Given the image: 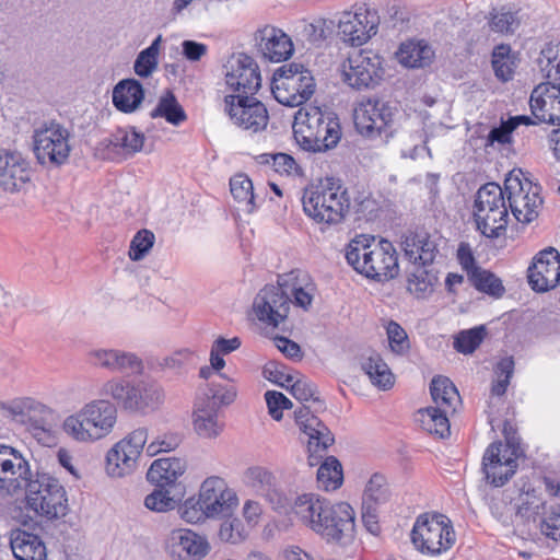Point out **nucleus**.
<instances>
[{"instance_id": "nucleus-1", "label": "nucleus", "mask_w": 560, "mask_h": 560, "mask_svg": "<svg viewBox=\"0 0 560 560\" xmlns=\"http://www.w3.org/2000/svg\"><path fill=\"white\" fill-rule=\"evenodd\" d=\"M292 514L327 542H350L354 537V511L350 504H331L314 493L298 495L290 506Z\"/></svg>"}, {"instance_id": "nucleus-2", "label": "nucleus", "mask_w": 560, "mask_h": 560, "mask_svg": "<svg viewBox=\"0 0 560 560\" xmlns=\"http://www.w3.org/2000/svg\"><path fill=\"white\" fill-rule=\"evenodd\" d=\"M293 133L303 150L314 153L326 152L339 143L341 127L335 113L308 105L296 112Z\"/></svg>"}, {"instance_id": "nucleus-3", "label": "nucleus", "mask_w": 560, "mask_h": 560, "mask_svg": "<svg viewBox=\"0 0 560 560\" xmlns=\"http://www.w3.org/2000/svg\"><path fill=\"white\" fill-rule=\"evenodd\" d=\"M103 397L83 405L62 422L63 432L81 443L95 442L109 435L117 422V407Z\"/></svg>"}, {"instance_id": "nucleus-4", "label": "nucleus", "mask_w": 560, "mask_h": 560, "mask_svg": "<svg viewBox=\"0 0 560 560\" xmlns=\"http://www.w3.org/2000/svg\"><path fill=\"white\" fill-rule=\"evenodd\" d=\"M98 394L110 398L124 410L141 413L158 410L165 399L162 386L149 378L131 381L115 376L101 385Z\"/></svg>"}, {"instance_id": "nucleus-5", "label": "nucleus", "mask_w": 560, "mask_h": 560, "mask_svg": "<svg viewBox=\"0 0 560 560\" xmlns=\"http://www.w3.org/2000/svg\"><path fill=\"white\" fill-rule=\"evenodd\" d=\"M346 259L358 272L378 281L394 279L399 271L397 252L387 240H353L346 252Z\"/></svg>"}, {"instance_id": "nucleus-6", "label": "nucleus", "mask_w": 560, "mask_h": 560, "mask_svg": "<svg viewBox=\"0 0 560 560\" xmlns=\"http://www.w3.org/2000/svg\"><path fill=\"white\" fill-rule=\"evenodd\" d=\"M302 206L305 215L317 224H340L350 209L348 191L332 178L304 189Z\"/></svg>"}, {"instance_id": "nucleus-7", "label": "nucleus", "mask_w": 560, "mask_h": 560, "mask_svg": "<svg viewBox=\"0 0 560 560\" xmlns=\"http://www.w3.org/2000/svg\"><path fill=\"white\" fill-rule=\"evenodd\" d=\"M504 195L495 183H488L477 191L474 218L477 230L486 237H499L506 230L509 213Z\"/></svg>"}, {"instance_id": "nucleus-8", "label": "nucleus", "mask_w": 560, "mask_h": 560, "mask_svg": "<svg viewBox=\"0 0 560 560\" xmlns=\"http://www.w3.org/2000/svg\"><path fill=\"white\" fill-rule=\"evenodd\" d=\"M410 538L419 552L429 556H439L455 544L451 521L443 514L419 515L412 526Z\"/></svg>"}, {"instance_id": "nucleus-9", "label": "nucleus", "mask_w": 560, "mask_h": 560, "mask_svg": "<svg viewBox=\"0 0 560 560\" xmlns=\"http://www.w3.org/2000/svg\"><path fill=\"white\" fill-rule=\"evenodd\" d=\"M315 86V80L308 69L303 65L289 63L275 71L271 91L279 103L295 107L312 97Z\"/></svg>"}, {"instance_id": "nucleus-10", "label": "nucleus", "mask_w": 560, "mask_h": 560, "mask_svg": "<svg viewBox=\"0 0 560 560\" xmlns=\"http://www.w3.org/2000/svg\"><path fill=\"white\" fill-rule=\"evenodd\" d=\"M27 508L48 520L59 518L67 513V498L59 481L47 475L37 474L23 486Z\"/></svg>"}, {"instance_id": "nucleus-11", "label": "nucleus", "mask_w": 560, "mask_h": 560, "mask_svg": "<svg viewBox=\"0 0 560 560\" xmlns=\"http://www.w3.org/2000/svg\"><path fill=\"white\" fill-rule=\"evenodd\" d=\"M397 113L388 102L369 98L354 109V126L364 138L387 143L395 133Z\"/></svg>"}, {"instance_id": "nucleus-12", "label": "nucleus", "mask_w": 560, "mask_h": 560, "mask_svg": "<svg viewBox=\"0 0 560 560\" xmlns=\"http://www.w3.org/2000/svg\"><path fill=\"white\" fill-rule=\"evenodd\" d=\"M521 456V445L505 432V444L491 443L483 454L482 470L487 482L494 487L504 486L516 472Z\"/></svg>"}, {"instance_id": "nucleus-13", "label": "nucleus", "mask_w": 560, "mask_h": 560, "mask_svg": "<svg viewBox=\"0 0 560 560\" xmlns=\"http://www.w3.org/2000/svg\"><path fill=\"white\" fill-rule=\"evenodd\" d=\"M70 133L68 129L56 120L40 124L33 131V151L37 162L42 165H62L69 158Z\"/></svg>"}, {"instance_id": "nucleus-14", "label": "nucleus", "mask_w": 560, "mask_h": 560, "mask_svg": "<svg viewBox=\"0 0 560 560\" xmlns=\"http://www.w3.org/2000/svg\"><path fill=\"white\" fill-rule=\"evenodd\" d=\"M522 173L511 172L504 180V191L508 196L509 208L518 222L530 223L538 217L542 205L540 186L527 178H521Z\"/></svg>"}, {"instance_id": "nucleus-15", "label": "nucleus", "mask_w": 560, "mask_h": 560, "mask_svg": "<svg viewBox=\"0 0 560 560\" xmlns=\"http://www.w3.org/2000/svg\"><path fill=\"white\" fill-rule=\"evenodd\" d=\"M148 442V430L138 428L118 441L106 454V471L110 477L121 478L132 474Z\"/></svg>"}, {"instance_id": "nucleus-16", "label": "nucleus", "mask_w": 560, "mask_h": 560, "mask_svg": "<svg viewBox=\"0 0 560 560\" xmlns=\"http://www.w3.org/2000/svg\"><path fill=\"white\" fill-rule=\"evenodd\" d=\"M224 112L236 127L252 133L262 131L268 126V110L254 95H226Z\"/></svg>"}, {"instance_id": "nucleus-17", "label": "nucleus", "mask_w": 560, "mask_h": 560, "mask_svg": "<svg viewBox=\"0 0 560 560\" xmlns=\"http://www.w3.org/2000/svg\"><path fill=\"white\" fill-rule=\"evenodd\" d=\"M224 80L228 89L243 95H254L261 85L257 62L245 54H234L228 59Z\"/></svg>"}, {"instance_id": "nucleus-18", "label": "nucleus", "mask_w": 560, "mask_h": 560, "mask_svg": "<svg viewBox=\"0 0 560 560\" xmlns=\"http://www.w3.org/2000/svg\"><path fill=\"white\" fill-rule=\"evenodd\" d=\"M291 303L288 292L279 283L265 285L254 300L253 311L261 323L278 327L287 319Z\"/></svg>"}, {"instance_id": "nucleus-19", "label": "nucleus", "mask_w": 560, "mask_h": 560, "mask_svg": "<svg viewBox=\"0 0 560 560\" xmlns=\"http://www.w3.org/2000/svg\"><path fill=\"white\" fill-rule=\"evenodd\" d=\"M199 498L208 517L228 516L238 503L235 491L228 487L224 479L217 476L209 477L201 483Z\"/></svg>"}, {"instance_id": "nucleus-20", "label": "nucleus", "mask_w": 560, "mask_h": 560, "mask_svg": "<svg viewBox=\"0 0 560 560\" xmlns=\"http://www.w3.org/2000/svg\"><path fill=\"white\" fill-rule=\"evenodd\" d=\"M243 482L255 493L264 497L279 512H288L292 505L280 489L275 474L266 467H248L243 474Z\"/></svg>"}, {"instance_id": "nucleus-21", "label": "nucleus", "mask_w": 560, "mask_h": 560, "mask_svg": "<svg viewBox=\"0 0 560 560\" xmlns=\"http://www.w3.org/2000/svg\"><path fill=\"white\" fill-rule=\"evenodd\" d=\"M381 70L380 58L371 51H358L342 63V80L354 90L370 88Z\"/></svg>"}, {"instance_id": "nucleus-22", "label": "nucleus", "mask_w": 560, "mask_h": 560, "mask_svg": "<svg viewBox=\"0 0 560 560\" xmlns=\"http://www.w3.org/2000/svg\"><path fill=\"white\" fill-rule=\"evenodd\" d=\"M528 283L536 292H547L560 283V254L549 247L540 250L527 270Z\"/></svg>"}, {"instance_id": "nucleus-23", "label": "nucleus", "mask_w": 560, "mask_h": 560, "mask_svg": "<svg viewBox=\"0 0 560 560\" xmlns=\"http://www.w3.org/2000/svg\"><path fill=\"white\" fill-rule=\"evenodd\" d=\"M31 478L24 456L12 446L0 444V489L14 493Z\"/></svg>"}, {"instance_id": "nucleus-24", "label": "nucleus", "mask_w": 560, "mask_h": 560, "mask_svg": "<svg viewBox=\"0 0 560 560\" xmlns=\"http://www.w3.org/2000/svg\"><path fill=\"white\" fill-rule=\"evenodd\" d=\"M165 546L170 556L177 560H201L211 549L205 536L188 528L173 529Z\"/></svg>"}, {"instance_id": "nucleus-25", "label": "nucleus", "mask_w": 560, "mask_h": 560, "mask_svg": "<svg viewBox=\"0 0 560 560\" xmlns=\"http://www.w3.org/2000/svg\"><path fill=\"white\" fill-rule=\"evenodd\" d=\"M86 359L92 366L112 373L139 372L143 368L137 354L116 348H92Z\"/></svg>"}, {"instance_id": "nucleus-26", "label": "nucleus", "mask_w": 560, "mask_h": 560, "mask_svg": "<svg viewBox=\"0 0 560 560\" xmlns=\"http://www.w3.org/2000/svg\"><path fill=\"white\" fill-rule=\"evenodd\" d=\"M529 106L539 122L560 125V85L547 81L535 86Z\"/></svg>"}, {"instance_id": "nucleus-27", "label": "nucleus", "mask_w": 560, "mask_h": 560, "mask_svg": "<svg viewBox=\"0 0 560 560\" xmlns=\"http://www.w3.org/2000/svg\"><path fill=\"white\" fill-rule=\"evenodd\" d=\"M30 179L31 165L23 154L0 150V186L5 191L18 192Z\"/></svg>"}, {"instance_id": "nucleus-28", "label": "nucleus", "mask_w": 560, "mask_h": 560, "mask_svg": "<svg viewBox=\"0 0 560 560\" xmlns=\"http://www.w3.org/2000/svg\"><path fill=\"white\" fill-rule=\"evenodd\" d=\"M377 31V19L374 13L346 12L339 20L338 33L341 38L352 46L366 43Z\"/></svg>"}, {"instance_id": "nucleus-29", "label": "nucleus", "mask_w": 560, "mask_h": 560, "mask_svg": "<svg viewBox=\"0 0 560 560\" xmlns=\"http://www.w3.org/2000/svg\"><path fill=\"white\" fill-rule=\"evenodd\" d=\"M255 40L258 51L265 59L272 62L289 59L294 50L290 36L271 25L258 30L255 34Z\"/></svg>"}, {"instance_id": "nucleus-30", "label": "nucleus", "mask_w": 560, "mask_h": 560, "mask_svg": "<svg viewBox=\"0 0 560 560\" xmlns=\"http://www.w3.org/2000/svg\"><path fill=\"white\" fill-rule=\"evenodd\" d=\"M294 417L300 430L308 436L310 451H325L334 443L329 429L312 413L310 408L302 407L295 410Z\"/></svg>"}, {"instance_id": "nucleus-31", "label": "nucleus", "mask_w": 560, "mask_h": 560, "mask_svg": "<svg viewBox=\"0 0 560 560\" xmlns=\"http://www.w3.org/2000/svg\"><path fill=\"white\" fill-rule=\"evenodd\" d=\"M192 427L202 439H215L223 429L224 423L218 416V407L210 399H197L192 411Z\"/></svg>"}, {"instance_id": "nucleus-32", "label": "nucleus", "mask_w": 560, "mask_h": 560, "mask_svg": "<svg viewBox=\"0 0 560 560\" xmlns=\"http://www.w3.org/2000/svg\"><path fill=\"white\" fill-rule=\"evenodd\" d=\"M186 469L187 463L183 458H158L151 464L147 478L159 488L174 487Z\"/></svg>"}, {"instance_id": "nucleus-33", "label": "nucleus", "mask_w": 560, "mask_h": 560, "mask_svg": "<svg viewBox=\"0 0 560 560\" xmlns=\"http://www.w3.org/2000/svg\"><path fill=\"white\" fill-rule=\"evenodd\" d=\"M10 545L18 560H46V546L39 536L24 529H13Z\"/></svg>"}, {"instance_id": "nucleus-34", "label": "nucleus", "mask_w": 560, "mask_h": 560, "mask_svg": "<svg viewBox=\"0 0 560 560\" xmlns=\"http://www.w3.org/2000/svg\"><path fill=\"white\" fill-rule=\"evenodd\" d=\"M113 104L121 113L136 112L144 100L142 84L136 79H124L113 89Z\"/></svg>"}, {"instance_id": "nucleus-35", "label": "nucleus", "mask_w": 560, "mask_h": 560, "mask_svg": "<svg viewBox=\"0 0 560 560\" xmlns=\"http://www.w3.org/2000/svg\"><path fill=\"white\" fill-rule=\"evenodd\" d=\"M361 369L377 388L387 390L394 386L395 376L380 353L375 351L364 353L361 358Z\"/></svg>"}, {"instance_id": "nucleus-36", "label": "nucleus", "mask_w": 560, "mask_h": 560, "mask_svg": "<svg viewBox=\"0 0 560 560\" xmlns=\"http://www.w3.org/2000/svg\"><path fill=\"white\" fill-rule=\"evenodd\" d=\"M404 244L405 255L413 265L429 266L438 253L435 242L424 232L407 237Z\"/></svg>"}, {"instance_id": "nucleus-37", "label": "nucleus", "mask_w": 560, "mask_h": 560, "mask_svg": "<svg viewBox=\"0 0 560 560\" xmlns=\"http://www.w3.org/2000/svg\"><path fill=\"white\" fill-rule=\"evenodd\" d=\"M398 61L407 68H423L429 66L434 51L424 40L402 43L396 52Z\"/></svg>"}, {"instance_id": "nucleus-38", "label": "nucleus", "mask_w": 560, "mask_h": 560, "mask_svg": "<svg viewBox=\"0 0 560 560\" xmlns=\"http://www.w3.org/2000/svg\"><path fill=\"white\" fill-rule=\"evenodd\" d=\"M452 409H446L440 406L428 407L420 409L417 412L416 420L420 423L423 430L430 434H435L441 439L447 438L451 433L450 421L447 413Z\"/></svg>"}, {"instance_id": "nucleus-39", "label": "nucleus", "mask_w": 560, "mask_h": 560, "mask_svg": "<svg viewBox=\"0 0 560 560\" xmlns=\"http://www.w3.org/2000/svg\"><path fill=\"white\" fill-rule=\"evenodd\" d=\"M307 275L301 270H293L289 273L279 276V284L285 289L289 298H294L293 303L306 310L313 301V296L310 291L304 288L306 284Z\"/></svg>"}, {"instance_id": "nucleus-40", "label": "nucleus", "mask_w": 560, "mask_h": 560, "mask_svg": "<svg viewBox=\"0 0 560 560\" xmlns=\"http://www.w3.org/2000/svg\"><path fill=\"white\" fill-rule=\"evenodd\" d=\"M151 118H164L173 126H179L187 120L183 106L171 91L162 94L156 106L150 113Z\"/></svg>"}, {"instance_id": "nucleus-41", "label": "nucleus", "mask_w": 560, "mask_h": 560, "mask_svg": "<svg viewBox=\"0 0 560 560\" xmlns=\"http://www.w3.org/2000/svg\"><path fill=\"white\" fill-rule=\"evenodd\" d=\"M436 281V273L432 269H428V266L413 265L408 272L407 289L417 298H425L433 292Z\"/></svg>"}, {"instance_id": "nucleus-42", "label": "nucleus", "mask_w": 560, "mask_h": 560, "mask_svg": "<svg viewBox=\"0 0 560 560\" xmlns=\"http://www.w3.org/2000/svg\"><path fill=\"white\" fill-rule=\"evenodd\" d=\"M144 135L135 127L118 128L110 137V144L125 156H131L143 148Z\"/></svg>"}, {"instance_id": "nucleus-43", "label": "nucleus", "mask_w": 560, "mask_h": 560, "mask_svg": "<svg viewBox=\"0 0 560 560\" xmlns=\"http://www.w3.org/2000/svg\"><path fill=\"white\" fill-rule=\"evenodd\" d=\"M230 190L241 209L253 213L257 209L256 197L250 178L245 174H236L230 179Z\"/></svg>"}, {"instance_id": "nucleus-44", "label": "nucleus", "mask_w": 560, "mask_h": 560, "mask_svg": "<svg viewBox=\"0 0 560 560\" xmlns=\"http://www.w3.org/2000/svg\"><path fill=\"white\" fill-rule=\"evenodd\" d=\"M430 393L436 406L455 411V405L459 401V394L448 377H434L430 384Z\"/></svg>"}, {"instance_id": "nucleus-45", "label": "nucleus", "mask_w": 560, "mask_h": 560, "mask_svg": "<svg viewBox=\"0 0 560 560\" xmlns=\"http://www.w3.org/2000/svg\"><path fill=\"white\" fill-rule=\"evenodd\" d=\"M537 63L544 78L560 81V43L546 44L540 50Z\"/></svg>"}, {"instance_id": "nucleus-46", "label": "nucleus", "mask_w": 560, "mask_h": 560, "mask_svg": "<svg viewBox=\"0 0 560 560\" xmlns=\"http://www.w3.org/2000/svg\"><path fill=\"white\" fill-rule=\"evenodd\" d=\"M468 279L479 292L486 293L495 299L503 296L505 293L502 280L490 270L481 267L475 268L470 271Z\"/></svg>"}, {"instance_id": "nucleus-47", "label": "nucleus", "mask_w": 560, "mask_h": 560, "mask_svg": "<svg viewBox=\"0 0 560 560\" xmlns=\"http://www.w3.org/2000/svg\"><path fill=\"white\" fill-rule=\"evenodd\" d=\"M342 467L339 460L334 457H327L317 470L318 488L330 491L336 490L342 483Z\"/></svg>"}, {"instance_id": "nucleus-48", "label": "nucleus", "mask_w": 560, "mask_h": 560, "mask_svg": "<svg viewBox=\"0 0 560 560\" xmlns=\"http://www.w3.org/2000/svg\"><path fill=\"white\" fill-rule=\"evenodd\" d=\"M161 40L162 36L159 35L149 47L137 56L133 70L139 77L148 78L156 69Z\"/></svg>"}, {"instance_id": "nucleus-49", "label": "nucleus", "mask_w": 560, "mask_h": 560, "mask_svg": "<svg viewBox=\"0 0 560 560\" xmlns=\"http://www.w3.org/2000/svg\"><path fill=\"white\" fill-rule=\"evenodd\" d=\"M390 498V491L386 478L381 474H374L366 483L363 502L381 506Z\"/></svg>"}, {"instance_id": "nucleus-50", "label": "nucleus", "mask_w": 560, "mask_h": 560, "mask_svg": "<svg viewBox=\"0 0 560 560\" xmlns=\"http://www.w3.org/2000/svg\"><path fill=\"white\" fill-rule=\"evenodd\" d=\"M489 26L495 33L513 34L520 26V19L516 12L502 8L490 13Z\"/></svg>"}, {"instance_id": "nucleus-51", "label": "nucleus", "mask_w": 560, "mask_h": 560, "mask_svg": "<svg viewBox=\"0 0 560 560\" xmlns=\"http://www.w3.org/2000/svg\"><path fill=\"white\" fill-rule=\"evenodd\" d=\"M486 337V327L483 325L462 330L455 337L454 348L464 354L472 353Z\"/></svg>"}, {"instance_id": "nucleus-52", "label": "nucleus", "mask_w": 560, "mask_h": 560, "mask_svg": "<svg viewBox=\"0 0 560 560\" xmlns=\"http://www.w3.org/2000/svg\"><path fill=\"white\" fill-rule=\"evenodd\" d=\"M183 439L176 432H163L152 439L147 445L145 452L148 456H156L160 453L175 451L182 443Z\"/></svg>"}, {"instance_id": "nucleus-53", "label": "nucleus", "mask_w": 560, "mask_h": 560, "mask_svg": "<svg viewBox=\"0 0 560 560\" xmlns=\"http://www.w3.org/2000/svg\"><path fill=\"white\" fill-rule=\"evenodd\" d=\"M259 162L270 165L279 174L293 175L299 173L295 160L285 153H265L259 155Z\"/></svg>"}, {"instance_id": "nucleus-54", "label": "nucleus", "mask_w": 560, "mask_h": 560, "mask_svg": "<svg viewBox=\"0 0 560 560\" xmlns=\"http://www.w3.org/2000/svg\"><path fill=\"white\" fill-rule=\"evenodd\" d=\"M514 372V361L511 357L501 359L495 368L498 380L491 386V394L501 397L505 394Z\"/></svg>"}, {"instance_id": "nucleus-55", "label": "nucleus", "mask_w": 560, "mask_h": 560, "mask_svg": "<svg viewBox=\"0 0 560 560\" xmlns=\"http://www.w3.org/2000/svg\"><path fill=\"white\" fill-rule=\"evenodd\" d=\"M237 392L233 385H223L221 383L210 382L208 392L200 399H210L211 402L219 406L231 405L236 398Z\"/></svg>"}, {"instance_id": "nucleus-56", "label": "nucleus", "mask_w": 560, "mask_h": 560, "mask_svg": "<svg viewBox=\"0 0 560 560\" xmlns=\"http://www.w3.org/2000/svg\"><path fill=\"white\" fill-rule=\"evenodd\" d=\"M154 241L155 236L151 231L143 229L137 232L130 243L129 258L133 261L143 259L153 247Z\"/></svg>"}, {"instance_id": "nucleus-57", "label": "nucleus", "mask_w": 560, "mask_h": 560, "mask_svg": "<svg viewBox=\"0 0 560 560\" xmlns=\"http://www.w3.org/2000/svg\"><path fill=\"white\" fill-rule=\"evenodd\" d=\"M144 505L153 512L162 513L173 510L176 502L167 490L158 487V489L145 497Z\"/></svg>"}, {"instance_id": "nucleus-58", "label": "nucleus", "mask_w": 560, "mask_h": 560, "mask_svg": "<svg viewBox=\"0 0 560 560\" xmlns=\"http://www.w3.org/2000/svg\"><path fill=\"white\" fill-rule=\"evenodd\" d=\"M179 513L180 517L190 524L202 522L208 517L199 497L198 499L188 498L179 508Z\"/></svg>"}, {"instance_id": "nucleus-59", "label": "nucleus", "mask_w": 560, "mask_h": 560, "mask_svg": "<svg viewBox=\"0 0 560 560\" xmlns=\"http://www.w3.org/2000/svg\"><path fill=\"white\" fill-rule=\"evenodd\" d=\"M218 535L221 541L233 545L242 542L246 537L241 521L236 518L223 522Z\"/></svg>"}, {"instance_id": "nucleus-60", "label": "nucleus", "mask_w": 560, "mask_h": 560, "mask_svg": "<svg viewBox=\"0 0 560 560\" xmlns=\"http://www.w3.org/2000/svg\"><path fill=\"white\" fill-rule=\"evenodd\" d=\"M388 342L393 352L401 354L409 348L408 336L396 322H389L386 328Z\"/></svg>"}, {"instance_id": "nucleus-61", "label": "nucleus", "mask_w": 560, "mask_h": 560, "mask_svg": "<svg viewBox=\"0 0 560 560\" xmlns=\"http://www.w3.org/2000/svg\"><path fill=\"white\" fill-rule=\"evenodd\" d=\"M265 399L268 407V412L276 421L282 419L284 409H291L292 402L280 392L267 390Z\"/></svg>"}, {"instance_id": "nucleus-62", "label": "nucleus", "mask_w": 560, "mask_h": 560, "mask_svg": "<svg viewBox=\"0 0 560 560\" xmlns=\"http://www.w3.org/2000/svg\"><path fill=\"white\" fill-rule=\"evenodd\" d=\"M509 48L505 46H499L493 51L492 67L495 75L502 81H509L512 79L513 70L511 67L510 58L505 56Z\"/></svg>"}, {"instance_id": "nucleus-63", "label": "nucleus", "mask_w": 560, "mask_h": 560, "mask_svg": "<svg viewBox=\"0 0 560 560\" xmlns=\"http://www.w3.org/2000/svg\"><path fill=\"white\" fill-rule=\"evenodd\" d=\"M541 532L553 540H560V504L551 506L541 523Z\"/></svg>"}, {"instance_id": "nucleus-64", "label": "nucleus", "mask_w": 560, "mask_h": 560, "mask_svg": "<svg viewBox=\"0 0 560 560\" xmlns=\"http://www.w3.org/2000/svg\"><path fill=\"white\" fill-rule=\"evenodd\" d=\"M285 381L288 383V385H285V387L290 389L291 395L295 399H298L300 401H308V400L313 399L315 389H314V385L311 382H308L305 378H301V380H296L295 382H292L293 378L291 376H288ZM281 385L284 386V384H281Z\"/></svg>"}]
</instances>
